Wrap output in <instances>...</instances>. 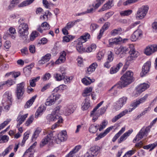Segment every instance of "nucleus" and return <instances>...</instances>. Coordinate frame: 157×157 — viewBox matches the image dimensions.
I'll return each mask as SVG.
<instances>
[{
    "mask_svg": "<svg viewBox=\"0 0 157 157\" xmlns=\"http://www.w3.org/2000/svg\"><path fill=\"white\" fill-rule=\"evenodd\" d=\"M12 97L11 93L7 91L4 94L2 101V104L4 110L8 111L12 104Z\"/></svg>",
    "mask_w": 157,
    "mask_h": 157,
    "instance_id": "f257e3e1",
    "label": "nucleus"
},
{
    "mask_svg": "<svg viewBox=\"0 0 157 157\" xmlns=\"http://www.w3.org/2000/svg\"><path fill=\"white\" fill-rule=\"evenodd\" d=\"M18 33L21 40L25 41L28 38L29 34V27L28 25L23 23L20 24L18 27Z\"/></svg>",
    "mask_w": 157,
    "mask_h": 157,
    "instance_id": "f03ea898",
    "label": "nucleus"
},
{
    "mask_svg": "<svg viewBox=\"0 0 157 157\" xmlns=\"http://www.w3.org/2000/svg\"><path fill=\"white\" fill-rule=\"evenodd\" d=\"M140 104L138 100L134 101L132 102L131 105L133 107L132 109H130L129 110L125 109L120 113L119 114L115 116L112 119V121L115 122L124 116L125 114H127L128 112H130L133 110L137 107Z\"/></svg>",
    "mask_w": 157,
    "mask_h": 157,
    "instance_id": "7ed1b4c3",
    "label": "nucleus"
},
{
    "mask_svg": "<svg viewBox=\"0 0 157 157\" xmlns=\"http://www.w3.org/2000/svg\"><path fill=\"white\" fill-rule=\"evenodd\" d=\"M133 75L131 71H127L121 78V86L124 87L130 84L132 81Z\"/></svg>",
    "mask_w": 157,
    "mask_h": 157,
    "instance_id": "20e7f679",
    "label": "nucleus"
},
{
    "mask_svg": "<svg viewBox=\"0 0 157 157\" xmlns=\"http://www.w3.org/2000/svg\"><path fill=\"white\" fill-rule=\"evenodd\" d=\"M148 10V7L143 6L139 8L136 14V17L137 19L141 20L146 16Z\"/></svg>",
    "mask_w": 157,
    "mask_h": 157,
    "instance_id": "39448f33",
    "label": "nucleus"
},
{
    "mask_svg": "<svg viewBox=\"0 0 157 157\" xmlns=\"http://www.w3.org/2000/svg\"><path fill=\"white\" fill-rule=\"evenodd\" d=\"M150 130V128L149 127L142 128L134 138L133 142L135 143L137 141H138L143 138L146 137Z\"/></svg>",
    "mask_w": 157,
    "mask_h": 157,
    "instance_id": "423d86ee",
    "label": "nucleus"
},
{
    "mask_svg": "<svg viewBox=\"0 0 157 157\" xmlns=\"http://www.w3.org/2000/svg\"><path fill=\"white\" fill-rule=\"evenodd\" d=\"M61 97L60 94H52L47 99L45 105L47 106H51L54 105L56 101L59 99Z\"/></svg>",
    "mask_w": 157,
    "mask_h": 157,
    "instance_id": "0eeeda50",
    "label": "nucleus"
},
{
    "mask_svg": "<svg viewBox=\"0 0 157 157\" xmlns=\"http://www.w3.org/2000/svg\"><path fill=\"white\" fill-rule=\"evenodd\" d=\"M25 83L22 82L17 85L16 89V96L18 99H21L25 91Z\"/></svg>",
    "mask_w": 157,
    "mask_h": 157,
    "instance_id": "6e6552de",
    "label": "nucleus"
},
{
    "mask_svg": "<svg viewBox=\"0 0 157 157\" xmlns=\"http://www.w3.org/2000/svg\"><path fill=\"white\" fill-rule=\"evenodd\" d=\"M75 109L72 105H68L63 106L61 111L65 116H69L73 113Z\"/></svg>",
    "mask_w": 157,
    "mask_h": 157,
    "instance_id": "1a4fd4ad",
    "label": "nucleus"
},
{
    "mask_svg": "<svg viewBox=\"0 0 157 157\" xmlns=\"http://www.w3.org/2000/svg\"><path fill=\"white\" fill-rule=\"evenodd\" d=\"M47 118L49 121L55 122L57 121L58 123H60L62 122L63 119L61 117H60L57 114L52 113L48 115Z\"/></svg>",
    "mask_w": 157,
    "mask_h": 157,
    "instance_id": "9d476101",
    "label": "nucleus"
},
{
    "mask_svg": "<svg viewBox=\"0 0 157 157\" xmlns=\"http://www.w3.org/2000/svg\"><path fill=\"white\" fill-rule=\"evenodd\" d=\"M143 33L140 29H137L135 31L131 37V40L132 41H136L140 40L143 37Z\"/></svg>",
    "mask_w": 157,
    "mask_h": 157,
    "instance_id": "9b49d317",
    "label": "nucleus"
},
{
    "mask_svg": "<svg viewBox=\"0 0 157 157\" xmlns=\"http://www.w3.org/2000/svg\"><path fill=\"white\" fill-rule=\"evenodd\" d=\"M128 98L126 97H123L120 98L114 105V108L117 110L121 109L127 102Z\"/></svg>",
    "mask_w": 157,
    "mask_h": 157,
    "instance_id": "f8f14e48",
    "label": "nucleus"
},
{
    "mask_svg": "<svg viewBox=\"0 0 157 157\" xmlns=\"http://www.w3.org/2000/svg\"><path fill=\"white\" fill-rule=\"evenodd\" d=\"M150 84L149 83H144L141 84L136 88V97L140 93L145 90L149 87Z\"/></svg>",
    "mask_w": 157,
    "mask_h": 157,
    "instance_id": "ddd939ff",
    "label": "nucleus"
},
{
    "mask_svg": "<svg viewBox=\"0 0 157 157\" xmlns=\"http://www.w3.org/2000/svg\"><path fill=\"white\" fill-rule=\"evenodd\" d=\"M67 138V133L66 131H62L58 134L57 138L56 139L57 144H60L61 142L66 140Z\"/></svg>",
    "mask_w": 157,
    "mask_h": 157,
    "instance_id": "4468645a",
    "label": "nucleus"
},
{
    "mask_svg": "<svg viewBox=\"0 0 157 157\" xmlns=\"http://www.w3.org/2000/svg\"><path fill=\"white\" fill-rule=\"evenodd\" d=\"M53 133L52 132H50L47 136L41 140L40 143V146L41 147L47 144L52 141Z\"/></svg>",
    "mask_w": 157,
    "mask_h": 157,
    "instance_id": "2eb2a0df",
    "label": "nucleus"
},
{
    "mask_svg": "<svg viewBox=\"0 0 157 157\" xmlns=\"http://www.w3.org/2000/svg\"><path fill=\"white\" fill-rule=\"evenodd\" d=\"M122 40V39L120 37H118L114 38H110L109 40V44L107 46L109 47H112L115 44H118Z\"/></svg>",
    "mask_w": 157,
    "mask_h": 157,
    "instance_id": "dca6fc26",
    "label": "nucleus"
},
{
    "mask_svg": "<svg viewBox=\"0 0 157 157\" xmlns=\"http://www.w3.org/2000/svg\"><path fill=\"white\" fill-rule=\"evenodd\" d=\"M133 132L132 129H130L124 133L118 140V143L120 144L126 140Z\"/></svg>",
    "mask_w": 157,
    "mask_h": 157,
    "instance_id": "f3484780",
    "label": "nucleus"
},
{
    "mask_svg": "<svg viewBox=\"0 0 157 157\" xmlns=\"http://www.w3.org/2000/svg\"><path fill=\"white\" fill-rule=\"evenodd\" d=\"M59 57L58 59L55 62L56 64H59L64 63L66 60V52L64 51H63L59 53Z\"/></svg>",
    "mask_w": 157,
    "mask_h": 157,
    "instance_id": "a211bd4d",
    "label": "nucleus"
},
{
    "mask_svg": "<svg viewBox=\"0 0 157 157\" xmlns=\"http://www.w3.org/2000/svg\"><path fill=\"white\" fill-rule=\"evenodd\" d=\"M22 112H20L17 119V127L20 126L24 121L28 115V113H26L24 115H22Z\"/></svg>",
    "mask_w": 157,
    "mask_h": 157,
    "instance_id": "6ab92c4d",
    "label": "nucleus"
},
{
    "mask_svg": "<svg viewBox=\"0 0 157 157\" xmlns=\"http://www.w3.org/2000/svg\"><path fill=\"white\" fill-rule=\"evenodd\" d=\"M50 29L49 25L47 22H44L41 24V25L38 26L37 30L40 33H42L44 30H49Z\"/></svg>",
    "mask_w": 157,
    "mask_h": 157,
    "instance_id": "aec40b11",
    "label": "nucleus"
},
{
    "mask_svg": "<svg viewBox=\"0 0 157 157\" xmlns=\"http://www.w3.org/2000/svg\"><path fill=\"white\" fill-rule=\"evenodd\" d=\"M129 50L128 48L126 47L121 46L119 48H116L115 50V53L117 55L121 54L123 56H124L126 54V52Z\"/></svg>",
    "mask_w": 157,
    "mask_h": 157,
    "instance_id": "412c9836",
    "label": "nucleus"
},
{
    "mask_svg": "<svg viewBox=\"0 0 157 157\" xmlns=\"http://www.w3.org/2000/svg\"><path fill=\"white\" fill-rule=\"evenodd\" d=\"M113 0H109L102 6L101 9L98 10V12H101L110 9L113 6Z\"/></svg>",
    "mask_w": 157,
    "mask_h": 157,
    "instance_id": "4be33fe9",
    "label": "nucleus"
},
{
    "mask_svg": "<svg viewBox=\"0 0 157 157\" xmlns=\"http://www.w3.org/2000/svg\"><path fill=\"white\" fill-rule=\"evenodd\" d=\"M151 65V62L150 61H147L144 64L142 67V71L144 75H142L141 73V75L142 77L143 76L149 71Z\"/></svg>",
    "mask_w": 157,
    "mask_h": 157,
    "instance_id": "5701e85b",
    "label": "nucleus"
},
{
    "mask_svg": "<svg viewBox=\"0 0 157 157\" xmlns=\"http://www.w3.org/2000/svg\"><path fill=\"white\" fill-rule=\"evenodd\" d=\"M51 58V55L49 53L46 54L43 56L41 60L39 61V63L40 64H43L48 61Z\"/></svg>",
    "mask_w": 157,
    "mask_h": 157,
    "instance_id": "b1692460",
    "label": "nucleus"
},
{
    "mask_svg": "<svg viewBox=\"0 0 157 157\" xmlns=\"http://www.w3.org/2000/svg\"><path fill=\"white\" fill-rule=\"evenodd\" d=\"M128 48L130 50L129 52L130 55L137 57L138 55V53L135 50L134 46L132 44L130 45Z\"/></svg>",
    "mask_w": 157,
    "mask_h": 157,
    "instance_id": "393cba45",
    "label": "nucleus"
},
{
    "mask_svg": "<svg viewBox=\"0 0 157 157\" xmlns=\"http://www.w3.org/2000/svg\"><path fill=\"white\" fill-rule=\"evenodd\" d=\"M90 106V100L89 98H86L83 102L82 105V109L83 110L88 109Z\"/></svg>",
    "mask_w": 157,
    "mask_h": 157,
    "instance_id": "a878e982",
    "label": "nucleus"
},
{
    "mask_svg": "<svg viewBox=\"0 0 157 157\" xmlns=\"http://www.w3.org/2000/svg\"><path fill=\"white\" fill-rule=\"evenodd\" d=\"M99 147L97 146L92 147L90 149L89 151L93 155L96 157L98 153Z\"/></svg>",
    "mask_w": 157,
    "mask_h": 157,
    "instance_id": "bb28decb",
    "label": "nucleus"
},
{
    "mask_svg": "<svg viewBox=\"0 0 157 157\" xmlns=\"http://www.w3.org/2000/svg\"><path fill=\"white\" fill-rule=\"evenodd\" d=\"M90 36L89 34L87 33H85L78 39V41L81 42L82 43H84L90 38Z\"/></svg>",
    "mask_w": 157,
    "mask_h": 157,
    "instance_id": "cd10ccee",
    "label": "nucleus"
},
{
    "mask_svg": "<svg viewBox=\"0 0 157 157\" xmlns=\"http://www.w3.org/2000/svg\"><path fill=\"white\" fill-rule=\"evenodd\" d=\"M94 81V79H90L89 77H88L83 78L82 80V83L86 86L90 85L91 83L93 82Z\"/></svg>",
    "mask_w": 157,
    "mask_h": 157,
    "instance_id": "c85d7f7f",
    "label": "nucleus"
},
{
    "mask_svg": "<svg viewBox=\"0 0 157 157\" xmlns=\"http://www.w3.org/2000/svg\"><path fill=\"white\" fill-rule=\"evenodd\" d=\"M98 67V64L96 63H94L90 65L88 68L87 73L89 74L94 72Z\"/></svg>",
    "mask_w": 157,
    "mask_h": 157,
    "instance_id": "c756f323",
    "label": "nucleus"
},
{
    "mask_svg": "<svg viewBox=\"0 0 157 157\" xmlns=\"http://www.w3.org/2000/svg\"><path fill=\"white\" fill-rule=\"evenodd\" d=\"M125 127H122L121 129L117 133L112 139L113 142H115L116 140L125 131Z\"/></svg>",
    "mask_w": 157,
    "mask_h": 157,
    "instance_id": "7c9ffc66",
    "label": "nucleus"
},
{
    "mask_svg": "<svg viewBox=\"0 0 157 157\" xmlns=\"http://www.w3.org/2000/svg\"><path fill=\"white\" fill-rule=\"evenodd\" d=\"M144 52V54L147 56H150L154 53L152 45H149L147 46L145 49Z\"/></svg>",
    "mask_w": 157,
    "mask_h": 157,
    "instance_id": "2f4dec72",
    "label": "nucleus"
},
{
    "mask_svg": "<svg viewBox=\"0 0 157 157\" xmlns=\"http://www.w3.org/2000/svg\"><path fill=\"white\" fill-rule=\"evenodd\" d=\"M37 97V95H35L33 96L28 101L25 105V108H28L30 107L33 104L35 100Z\"/></svg>",
    "mask_w": 157,
    "mask_h": 157,
    "instance_id": "473e14b6",
    "label": "nucleus"
},
{
    "mask_svg": "<svg viewBox=\"0 0 157 157\" xmlns=\"http://www.w3.org/2000/svg\"><path fill=\"white\" fill-rule=\"evenodd\" d=\"M124 30L121 28H119L112 30L111 32V34L113 36L120 34L124 32Z\"/></svg>",
    "mask_w": 157,
    "mask_h": 157,
    "instance_id": "72a5a7b5",
    "label": "nucleus"
},
{
    "mask_svg": "<svg viewBox=\"0 0 157 157\" xmlns=\"http://www.w3.org/2000/svg\"><path fill=\"white\" fill-rule=\"evenodd\" d=\"M76 48L77 51L80 53L85 52V48H83L82 43L81 42L78 41L76 46Z\"/></svg>",
    "mask_w": 157,
    "mask_h": 157,
    "instance_id": "f704fd0d",
    "label": "nucleus"
},
{
    "mask_svg": "<svg viewBox=\"0 0 157 157\" xmlns=\"http://www.w3.org/2000/svg\"><path fill=\"white\" fill-rule=\"evenodd\" d=\"M93 88L91 87H88L86 88L83 91L82 95L83 96L86 97L90 94L92 91Z\"/></svg>",
    "mask_w": 157,
    "mask_h": 157,
    "instance_id": "c9c22d12",
    "label": "nucleus"
},
{
    "mask_svg": "<svg viewBox=\"0 0 157 157\" xmlns=\"http://www.w3.org/2000/svg\"><path fill=\"white\" fill-rule=\"evenodd\" d=\"M34 0H27L25 1L18 5L19 7H22L26 6L32 3Z\"/></svg>",
    "mask_w": 157,
    "mask_h": 157,
    "instance_id": "e433bc0d",
    "label": "nucleus"
},
{
    "mask_svg": "<svg viewBox=\"0 0 157 157\" xmlns=\"http://www.w3.org/2000/svg\"><path fill=\"white\" fill-rule=\"evenodd\" d=\"M74 38L75 36L72 35L64 36L63 37L62 42H68L72 40Z\"/></svg>",
    "mask_w": 157,
    "mask_h": 157,
    "instance_id": "4c0bfd02",
    "label": "nucleus"
},
{
    "mask_svg": "<svg viewBox=\"0 0 157 157\" xmlns=\"http://www.w3.org/2000/svg\"><path fill=\"white\" fill-rule=\"evenodd\" d=\"M41 129L40 128H37L35 129L32 136V140L36 139V138L38 136L39 134L41 132Z\"/></svg>",
    "mask_w": 157,
    "mask_h": 157,
    "instance_id": "58836bf2",
    "label": "nucleus"
},
{
    "mask_svg": "<svg viewBox=\"0 0 157 157\" xmlns=\"http://www.w3.org/2000/svg\"><path fill=\"white\" fill-rule=\"evenodd\" d=\"M96 45L94 44H92L88 46L86 49L85 52H90L95 50L96 48Z\"/></svg>",
    "mask_w": 157,
    "mask_h": 157,
    "instance_id": "ea45409f",
    "label": "nucleus"
},
{
    "mask_svg": "<svg viewBox=\"0 0 157 157\" xmlns=\"http://www.w3.org/2000/svg\"><path fill=\"white\" fill-rule=\"evenodd\" d=\"M98 125L92 124L90 125L89 128V132L92 133H95L98 129Z\"/></svg>",
    "mask_w": 157,
    "mask_h": 157,
    "instance_id": "a19ab883",
    "label": "nucleus"
},
{
    "mask_svg": "<svg viewBox=\"0 0 157 157\" xmlns=\"http://www.w3.org/2000/svg\"><path fill=\"white\" fill-rule=\"evenodd\" d=\"M12 149V146L11 145L9 146L2 153L0 154V157L5 156L11 151Z\"/></svg>",
    "mask_w": 157,
    "mask_h": 157,
    "instance_id": "79ce46f5",
    "label": "nucleus"
},
{
    "mask_svg": "<svg viewBox=\"0 0 157 157\" xmlns=\"http://www.w3.org/2000/svg\"><path fill=\"white\" fill-rule=\"evenodd\" d=\"M122 87L121 86V87L120 86L118 85H116L112 87L111 89H110L109 91L111 92L112 90H114V92H113V95H116L117 93V92Z\"/></svg>",
    "mask_w": 157,
    "mask_h": 157,
    "instance_id": "37998d69",
    "label": "nucleus"
},
{
    "mask_svg": "<svg viewBox=\"0 0 157 157\" xmlns=\"http://www.w3.org/2000/svg\"><path fill=\"white\" fill-rule=\"evenodd\" d=\"M44 109L43 106H40L37 109L35 113V117L36 118H38L42 114V112L44 111Z\"/></svg>",
    "mask_w": 157,
    "mask_h": 157,
    "instance_id": "c03bdc74",
    "label": "nucleus"
},
{
    "mask_svg": "<svg viewBox=\"0 0 157 157\" xmlns=\"http://www.w3.org/2000/svg\"><path fill=\"white\" fill-rule=\"evenodd\" d=\"M39 34L38 32L36 31H33L31 34L30 36V40L31 41H33L38 36Z\"/></svg>",
    "mask_w": 157,
    "mask_h": 157,
    "instance_id": "a18cd8bd",
    "label": "nucleus"
},
{
    "mask_svg": "<svg viewBox=\"0 0 157 157\" xmlns=\"http://www.w3.org/2000/svg\"><path fill=\"white\" fill-rule=\"evenodd\" d=\"M30 133L29 132H27L24 134L23 139L21 144V146H23L24 145L25 141L28 139L29 137Z\"/></svg>",
    "mask_w": 157,
    "mask_h": 157,
    "instance_id": "49530a36",
    "label": "nucleus"
},
{
    "mask_svg": "<svg viewBox=\"0 0 157 157\" xmlns=\"http://www.w3.org/2000/svg\"><path fill=\"white\" fill-rule=\"evenodd\" d=\"M23 71L26 76L28 77L29 76L31 72V70L30 66H28L25 67L24 68Z\"/></svg>",
    "mask_w": 157,
    "mask_h": 157,
    "instance_id": "de8ad7c7",
    "label": "nucleus"
},
{
    "mask_svg": "<svg viewBox=\"0 0 157 157\" xmlns=\"http://www.w3.org/2000/svg\"><path fill=\"white\" fill-rule=\"evenodd\" d=\"M64 75L63 73L62 75L58 73H55L54 75V77L57 81H60L62 80L64 78Z\"/></svg>",
    "mask_w": 157,
    "mask_h": 157,
    "instance_id": "09e8293b",
    "label": "nucleus"
},
{
    "mask_svg": "<svg viewBox=\"0 0 157 157\" xmlns=\"http://www.w3.org/2000/svg\"><path fill=\"white\" fill-rule=\"evenodd\" d=\"M11 121V119H8L3 122L0 124V130L3 128Z\"/></svg>",
    "mask_w": 157,
    "mask_h": 157,
    "instance_id": "8fccbe9b",
    "label": "nucleus"
},
{
    "mask_svg": "<svg viewBox=\"0 0 157 157\" xmlns=\"http://www.w3.org/2000/svg\"><path fill=\"white\" fill-rule=\"evenodd\" d=\"M108 124V122L105 120H104L100 124L98 129L99 131H101L103 129L105 128Z\"/></svg>",
    "mask_w": 157,
    "mask_h": 157,
    "instance_id": "3c124183",
    "label": "nucleus"
},
{
    "mask_svg": "<svg viewBox=\"0 0 157 157\" xmlns=\"http://www.w3.org/2000/svg\"><path fill=\"white\" fill-rule=\"evenodd\" d=\"M5 85H6L7 86H10L15 84V81L12 79H10L7 81L3 82Z\"/></svg>",
    "mask_w": 157,
    "mask_h": 157,
    "instance_id": "603ef678",
    "label": "nucleus"
},
{
    "mask_svg": "<svg viewBox=\"0 0 157 157\" xmlns=\"http://www.w3.org/2000/svg\"><path fill=\"white\" fill-rule=\"evenodd\" d=\"M34 117L33 115H31L29 117L25 123V125L27 126H29L30 124L32 123Z\"/></svg>",
    "mask_w": 157,
    "mask_h": 157,
    "instance_id": "864d4df0",
    "label": "nucleus"
},
{
    "mask_svg": "<svg viewBox=\"0 0 157 157\" xmlns=\"http://www.w3.org/2000/svg\"><path fill=\"white\" fill-rule=\"evenodd\" d=\"M136 151V150L132 149L127 151L123 157H130L132 155L134 154Z\"/></svg>",
    "mask_w": 157,
    "mask_h": 157,
    "instance_id": "5fc2aeb1",
    "label": "nucleus"
},
{
    "mask_svg": "<svg viewBox=\"0 0 157 157\" xmlns=\"http://www.w3.org/2000/svg\"><path fill=\"white\" fill-rule=\"evenodd\" d=\"M104 101H101L99 103L97 104V105L96 106V107L93 109L92 111H91L90 115L91 116H92L95 114V112L97 109L102 104Z\"/></svg>",
    "mask_w": 157,
    "mask_h": 157,
    "instance_id": "6e6d98bb",
    "label": "nucleus"
},
{
    "mask_svg": "<svg viewBox=\"0 0 157 157\" xmlns=\"http://www.w3.org/2000/svg\"><path fill=\"white\" fill-rule=\"evenodd\" d=\"M132 12L131 10H128L121 12L120 14L122 16H128L131 14Z\"/></svg>",
    "mask_w": 157,
    "mask_h": 157,
    "instance_id": "4d7b16f0",
    "label": "nucleus"
},
{
    "mask_svg": "<svg viewBox=\"0 0 157 157\" xmlns=\"http://www.w3.org/2000/svg\"><path fill=\"white\" fill-rule=\"evenodd\" d=\"M9 31L11 33V38L13 39H14L16 37V35L14 34H16V32L15 29L13 27H11L9 29Z\"/></svg>",
    "mask_w": 157,
    "mask_h": 157,
    "instance_id": "13d9d810",
    "label": "nucleus"
},
{
    "mask_svg": "<svg viewBox=\"0 0 157 157\" xmlns=\"http://www.w3.org/2000/svg\"><path fill=\"white\" fill-rule=\"evenodd\" d=\"M9 139V137L6 135L0 137V143H3L7 142Z\"/></svg>",
    "mask_w": 157,
    "mask_h": 157,
    "instance_id": "bf43d9fd",
    "label": "nucleus"
},
{
    "mask_svg": "<svg viewBox=\"0 0 157 157\" xmlns=\"http://www.w3.org/2000/svg\"><path fill=\"white\" fill-rule=\"evenodd\" d=\"M43 3L44 6L47 9L50 8V6L53 5L52 3L48 2L47 0H43Z\"/></svg>",
    "mask_w": 157,
    "mask_h": 157,
    "instance_id": "052dcab7",
    "label": "nucleus"
},
{
    "mask_svg": "<svg viewBox=\"0 0 157 157\" xmlns=\"http://www.w3.org/2000/svg\"><path fill=\"white\" fill-rule=\"evenodd\" d=\"M113 55L112 52L111 51H109L108 53V57L107 60L110 62H112L113 59Z\"/></svg>",
    "mask_w": 157,
    "mask_h": 157,
    "instance_id": "680f3d73",
    "label": "nucleus"
},
{
    "mask_svg": "<svg viewBox=\"0 0 157 157\" xmlns=\"http://www.w3.org/2000/svg\"><path fill=\"white\" fill-rule=\"evenodd\" d=\"M110 24L108 22H106L101 29V32L104 33L105 30L107 29L109 26Z\"/></svg>",
    "mask_w": 157,
    "mask_h": 157,
    "instance_id": "e2e57ef3",
    "label": "nucleus"
},
{
    "mask_svg": "<svg viewBox=\"0 0 157 157\" xmlns=\"http://www.w3.org/2000/svg\"><path fill=\"white\" fill-rule=\"evenodd\" d=\"M76 21H70L68 22L65 26L67 29L69 30L72 27L75 25Z\"/></svg>",
    "mask_w": 157,
    "mask_h": 157,
    "instance_id": "0e129e2a",
    "label": "nucleus"
},
{
    "mask_svg": "<svg viewBox=\"0 0 157 157\" xmlns=\"http://www.w3.org/2000/svg\"><path fill=\"white\" fill-rule=\"evenodd\" d=\"M136 57H134L132 56H128L126 59L127 64H128L129 63L131 62Z\"/></svg>",
    "mask_w": 157,
    "mask_h": 157,
    "instance_id": "69168bd1",
    "label": "nucleus"
},
{
    "mask_svg": "<svg viewBox=\"0 0 157 157\" xmlns=\"http://www.w3.org/2000/svg\"><path fill=\"white\" fill-rule=\"evenodd\" d=\"M98 25L95 23H92L90 26V29L92 31H94L95 30H96L98 27Z\"/></svg>",
    "mask_w": 157,
    "mask_h": 157,
    "instance_id": "338daca9",
    "label": "nucleus"
},
{
    "mask_svg": "<svg viewBox=\"0 0 157 157\" xmlns=\"http://www.w3.org/2000/svg\"><path fill=\"white\" fill-rule=\"evenodd\" d=\"M21 52L22 56H24L28 54V48L25 47L21 50Z\"/></svg>",
    "mask_w": 157,
    "mask_h": 157,
    "instance_id": "774afa93",
    "label": "nucleus"
}]
</instances>
